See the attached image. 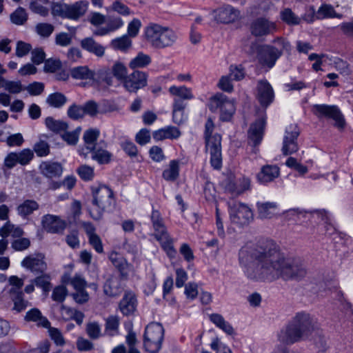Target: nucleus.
Instances as JSON below:
<instances>
[{"label": "nucleus", "mask_w": 353, "mask_h": 353, "mask_svg": "<svg viewBox=\"0 0 353 353\" xmlns=\"http://www.w3.org/2000/svg\"><path fill=\"white\" fill-rule=\"evenodd\" d=\"M239 260L246 277L255 282H272L279 278L300 281L306 275L299 260L285 259L272 241L242 247Z\"/></svg>", "instance_id": "obj_1"}, {"label": "nucleus", "mask_w": 353, "mask_h": 353, "mask_svg": "<svg viewBox=\"0 0 353 353\" xmlns=\"http://www.w3.org/2000/svg\"><path fill=\"white\" fill-rule=\"evenodd\" d=\"M215 125L211 118H208L205 124L203 139L205 152L210 154V165L215 170L222 168L221 135L214 133Z\"/></svg>", "instance_id": "obj_2"}, {"label": "nucleus", "mask_w": 353, "mask_h": 353, "mask_svg": "<svg viewBox=\"0 0 353 353\" xmlns=\"http://www.w3.org/2000/svg\"><path fill=\"white\" fill-rule=\"evenodd\" d=\"M144 34L146 41L157 49L171 46L177 38L172 30L152 23L145 28Z\"/></svg>", "instance_id": "obj_3"}, {"label": "nucleus", "mask_w": 353, "mask_h": 353, "mask_svg": "<svg viewBox=\"0 0 353 353\" xmlns=\"http://www.w3.org/2000/svg\"><path fill=\"white\" fill-rule=\"evenodd\" d=\"M92 208L90 215L94 220H99L103 216L104 210L110 207L113 203V192L106 185H101L92 191Z\"/></svg>", "instance_id": "obj_4"}, {"label": "nucleus", "mask_w": 353, "mask_h": 353, "mask_svg": "<svg viewBox=\"0 0 353 353\" xmlns=\"http://www.w3.org/2000/svg\"><path fill=\"white\" fill-rule=\"evenodd\" d=\"M164 336V329L159 323L148 324L143 334V347L150 353H158L161 348Z\"/></svg>", "instance_id": "obj_5"}, {"label": "nucleus", "mask_w": 353, "mask_h": 353, "mask_svg": "<svg viewBox=\"0 0 353 353\" xmlns=\"http://www.w3.org/2000/svg\"><path fill=\"white\" fill-rule=\"evenodd\" d=\"M208 105L212 112H219L220 119L222 121H230L235 112L233 101L222 93H217L211 97Z\"/></svg>", "instance_id": "obj_6"}, {"label": "nucleus", "mask_w": 353, "mask_h": 353, "mask_svg": "<svg viewBox=\"0 0 353 353\" xmlns=\"http://www.w3.org/2000/svg\"><path fill=\"white\" fill-rule=\"evenodd\" d=\"M231 222L239 227L248 225L253 220V212L245 203L234 201L228 204Z\"/></svg>", "instance_id": "obj_7"}, {"label": "nucleus", "mask_w": 353, "mask_h": 353, "mask_svg": "<svg viewBox=\"0 0 353 353\" xmlns=\"http://www.w3.org/2000/svg\"><path fill=\"white\" fill-rule=\"evenodd\" d=\"M312 112L319 119H332L334 121V126L339 129L345 127V119L336 105L327 104H314L312 107Z\"/></svg>", "instance_id": "obj_8"}, {"label": "nucleus", "mask_w": 353, "mask_h": 353, "mask_svg": "<svg viewBox=\"0 0 353 353\" xmlns=\"http://www.w3.org/2000/svg\"><path fill=\"white\" fill-rule=\"evenodd\" d=\"M291 322L303 338L307 337L313 331L319 329L316 320L305 312H298Z\"/></svg>", "instance_id": "obj_9"}, {"label": "nucleus", "mask_w": 353, "mask_h": 353, "mask_svg": "<svg viewBox=\"0 0 353 353\" xmlns=\"http://www.w3.org/2000/svg\"><path fill=\"white\" fill-rule=\"evenodd\" d=\"M300 130L297 125L290 124L286 127L283 139L282 153L287 156L299 150L298 137Z\"/></svg>", "instance_id": "obj_10"}, {"label": "nucleus", "mask_w": 353, "mask_h": 353, "mask_svg": "<svg viewBox=\"0 0 353 353\" xmlns=\"http://www.w3.org/2000/svg\"><path fill=\"white\" fill-rule=\"evenodd\" d=\"M223 184L225 191L233 196H238L243 194L245 191L250 190L251 187L250 179L244 176L237 179L232 176H228L223 182Z\"/></svg>", "instance_id": "obj_11"}, {"label": "nucleus", "mask_w": 353, "mask_h": 353, "mask_svg": "<svg viewBox=\"0 0 353 353\" xmlns=\"http://www.w3.org/2000/svg\"><path fill=\"white\" fill-rule=\"evenodd\" d=\"M282 51L274 46L264 45L257 46V59L261 65L272 68L277 59L281 56Z\"/></svg>", "instance_id": "obj_12"}, {"label": "nucleus", "mask_w": 353, "mask_h": 353, "mask_svg": "<svg viewBox=\"0 0 353 353\" xmlns=\"http://www.w3.org/2000/svg\"><path fill=\"white\" fill-rule=\"evenodd\" d=\"M41 225L48 233L61 234L67 227V223L59 216L48 214L42 216Z\"/></svg>", "instance_id": "obj_13"}, {"label": "nucleus", "mask_w": 353, "mask_h": 353, "mask_svg": "<svg viewBox=\"0 0 353 353\" xmlns=\"http://www.w3.org/2000/svg\"><path fill=\"white\" fill-rule=\"evenodd\" d=\"M276 30V23L265 17L256 19L252 22L250 26L251 33L256 37L272 34Z\"/></svg>", "instance_id": "obj_14"}, {"label": "nucleus", "mask_w": 353, "mask_h": 353, "mask_svg": "<svg viewBox=\"0 0 353 353\" xmlns=\"http://www.w3.org/2000/svg\"><path fill=\"white\" fill-rule=\"evenodd\" d=\"M21 265L34 275L46 272L48 268L45 256L41 253L27 256L21 261Z\"/></svg>", "instance_id": "obj_15"}, {"label": "nucleus", "mask_w": 353, "mask_h": 353, "mask_svg": "<svg viewBox=\"0 0 353 353\" xmlns=\"http://www.w3.org/2000/svg\"><path fill=\"white\" fill-rule=\"evenodd\" d=\"M148 75L145 72L134 70L128 75L123 83L125 89L130 92H137L147 85Z\"/></svg>", "instance_id": "obj_16"}, {"label": "nucleus", "mask_w": 353, "mask_h": 353, "mask_svg": "<svg viewBox=\"0 0 353 353\" xmlns=\"http://www.w3.org/2000/svg\"><path fill=\"white\" fill-rule=\"evenodd\" d=\"M256 99L261 106L267 108L274 101V92L266 79L259 80L256 85Z\"/></svg>", "instance_id": "obj_17"}, {"label": "nucleus", "mask_w": 353, "mask_h": 353, "mask_svg": "<svg viewBox=\"0 0 353 353\" xmlns=\"http://www.w3.org/2000/svg\"><path fill=\"white\" fill-rule=\"evenodd\" d=\"M266 123L265 115L259 117L252 124L248 130V139L253 146L259 145L263 139L264 129Z\"/></svg>", "instance_id": "obj_18"}, {"label": "nucleus", "mask_w": 353, "mask_h": 353, "mask_svg": "<svg viewBox=\"0 0 353 353\" xmlns=\"http://www.w3.org/2000/svg\"><path fill=\"white\" fill-rule=\"evenodd\" d=\"M302 339L303 337L291 321L278 333V340L284 345L293 344Z\"/></svg>", "instance_id": "obj_19"}, {"label": "nucleus", "mask_w": 353, "mask_h": 353, "mask_svg": "<svg viewBox=\"0 0 353 353\" xmlns=\"http://www.w3.org/2000/svg\"><path fill=\"white\" fill-rule=\"evenodd\" d=\"M214 19L221 23H230L239 17L240 12L232 6L226 5L214 11Z\"/></svg>", "instance_id": "obj_20"}, {"label": "nucleus", "mask_w": 353, "mask_h": 353, "mask_svg": "<svg viewBox=\"0 0 353 353\" xmlns=\"http://www.w3.org/2000/svg\"><path fill=\"white\" fill-rule=\"evenodd\" d=\"M100 135L99 130L97 128H90L85 130L83 135L84 146L81 149V154L85 158L87 157L90 150H94L95 147L99 145L97 142Z\"/></svg>", "instance_id": "obj_21"}, {"label": "nucleus", "mask_w": 353, "mask_h": 353, "mask_svg": "<svg viewBox=\"0 0 353 353\" xmlns=\"http://www.w3.org/2000/svg\"><path fill=\"white\" fill-rule=\"evenodd\" d=\"M181 136V132L179 128L173 125H168L152 132V137L156 141L178 139Z\"/></svg>", "instance_id": "obj_22"}, {"label": "nucleus", "mask_w": 353, "mask_h": 353, "mask_svg": "<svg viewBox=\"0 0 353 353\" xmlns=\"http://www.w3.org/2000/svg\"><path fill=\"white\" fill-rule=\"evenodd\" d=\"M39 169L41 173L46 178H59L63 173V167L61 163L53 161H43Z\"/></svg>", "instance_id": "obj_23"}, {"label": "nucleus", "mask_w": 353, "mask_h": 353, "mask_svg": "<svg viewBox=\"0 0 353 353\" xmlns=\"http://www.w3.org/2000/svg\"><path fill=\"white\" fill-rule=\"evenodd\" d=\"M137 306L136 296L131 292H126L119 302V309L124 316L132 314Z\"/></svg>", "instance_id": "obj_24"}, {"label": "nucleus", "mask_w": 353, "mask_h": 353, "mask_svg": "<svg viewBox=\"0 0 353 353\" xmlns=\"http://www.w3.org/2000/svg\"><path fill=\"white\" fill-rule=\"evenodd\" d=\"M106 147L107 144L104 141H99V145L95 147L94 150L89 151V154H91V158L99 164L108 163L112 154L105 149Z\"/></svg>", "instance_id": "obj_25"}, {"label": "nucleus", "mask_w": 353, "mask_h": 353, "mask_svg": "<svg viewBox=\"0 0 353 353\" xmlns=\"http://www.w3.org/2000/svg\"><path fill=\"white\" fill-rule=\"evenodd\" d=\"M81 48L97 57H101L105 54V48L97 43L92 37H85L80 42Z\"/></svg>", "instance_id": "obj_26"}, {"label": "nucleus", "mask_w": 353, "mask_h": 353, "mask_svg": "<svg viewBox=\"0 0 353 353\" xmlns=\"http://www.w3.org/2000/svg\"><path fill=\"white\" fill-rule=\"evenodd\" d=\"M279 176V168L276 165H264L257 174L258 181L263 184L271 182Z\"/></svg>", "instance_id": "obj_27"}, {"label": "nucleus", "mask_w": 353, "mask_h": 353, "mask_svg": "<svg viewBox=\"0 0 353 353\" xmlns=\"http://www.w3.org/2000/svg\"><path fill=\"white\" fill-rule=\"evenodd\" d=\"M150 219L154 229L152 236L154 238L160 237L161 235H165L166 233H168L161 213L158 210H152Z\"/></svg>", "instance_id": "obj_28"}, {"label": "nucleus", "mask_w": 353, "mask_h": 353, "mask_svg": "<svg viewBox=\"0 0 353 353\" xmlns=\"http://www.w3.org/2000/svg\"><path fill=\"white\" fill-rule=\"evenodd\" d=\"M88 6L87 1H79L68 5L66 18L77 20L84 15Z\"/></svg>", "instance_id": "obj_29"}, {"label": "nucleus", "mask_w": 353, "mask_h": 353, "mask_svg": "<svg viewBox=\"0 0 353 353\" xmlns=\"http://www.w3.org/2000/svg\"><path fill=\"white\" fill-rule=\"evenodd\" d=\"M39 208V203L33 199H26L17 207V214L23 219H28L29 216L33 214Z\"/></svg>", "instance_id": "obj_30"}, {"label": "nucleus", "mask_w": 353, "mask_h": 353, "mask_svg": "<svg viewBox=\"0 0 353 353\" xmlns=\"http://www.w3.org/2000/svg\"><path fill=\"white\" fill-rule=\"evenodd\" d=\"M70 74L76 80H94L95 72L87 65L77 66L70 68Z\"/></svg>", "instance_id": "obj_31"}, {"label": "nucleus", "mask_w": 353, "mask_h": 353, "mask_svg": "<svg viewBox=\"0 0 353 353\" xmlns=\"http://www.w3.org/2000/svg\"><path fill=\"white\" fill-rule=\"evenodd\" d=\"M186 103L180 99H174L172 110V121L177 124L181 125L186 120V117L184 113Z\"/></svg>", "instance_id": "obj_32"}, {"label": "nucleus", "mask_w": 353, "mask_h": 353, "mask_svg": "<svg viewBox=\"0 0 353 353\" xmlns=\"http://www.w3.org/2000/svg\"><path fill=\"white\" fill-rule=\"evenodd\" d=\"M35 276H36L32 279L33 283L35 284L36 287L41 289L43 294H48L52 288L50 274L47 272H43Z\"/></svg>", "instance_id": "obj_33"}, {"label": "nucleus", "mask_w": 353, "mask_h": 353, "mask_svg": "<svg viewBox=\"0 0 353 353\" xmlns=\"http://www.w3.org/2000/svg\"><path fill=\"white\" fill-rule=\"evenodd\" d=\"M155 239L161 244L162 249L165 252L170 259H174L177 252L174 248V240L170 236L168 233L165 235H161L160 237H156Z\"/></svg>", "instance_id": "obj_34"}, {"label": "nucleus", "mask_w": 353, "mask_h": 353, "mask_svg": "<svg viewBox=\"0 0 353 353\" xmlns=\"http://www.w3.org/2000/svg\"><path fill=\"white\" fill-rule=\"evenodd\" d=\"M120 319L118 316L110 315L105 319V330L103 335L110 337L119 334Z\"/></svg>", "instance_id": "obj_35"}, {"label": "nucleus", "mask_w": 353, "mask_h": 353, "mask_svg": "<svg viewBox=\"0 0 353 353\" xmlns=\"http://www.w3.org/2000/svg\"><path fill=\"white\" fill-rule=\"evenodd\" d=\"M25 320L26 321L36 322L37 325L43 327H48L50 325L48 319L42 316L41 311L37 308H32L28 311L25 316Z\"/></svg>", "instance_id": "obj_36"}, {"label": "nucleus", "mask_w": 353, "mask_h": 353, "mask_svg": "<svg viewBox=\"0 0 353 353\" xmlns=\"http://www.w3.org/2000/svg\"><path fill=\"white\" fill-rule=\"evenodd\" d=\"M289 214H294L297 216L298 219H301L302 218H309V217H314L317 216L318 218H321L322 221L326 222L327 219V212L325 210H314L311 212L304 211L300 210L299 208L291 209L288 211Z\"/></svg>", "instance_id": "obj_37"}, {"label": "nucleus", "mask_w": 353, "mask_h": 353, "mask_svg": "<svg viewBox=\"0 0 353 353\" xmlns=\"http://www.w3.org/2000/svg\"><path fill=\"white\" fill-rule=\"evenodd\" d=\"M179 160L170 161L168 167L163 170L162 177L167 181H176L179 176Z\"/></svg>", "instance_id": "obj_38"}, {"label": "nucleus", "mask_w": 353, "mask_h": 353, "mask_svg": "<svg viewBox=\"0 0 353 353\" xmlns=\"http://www.w3.org/2000/svg\"><path fill=\"white\" fill-rule=\"evenodd\" d=\"M209 318L211 322L228 335H232L234 334V330L232 326L229 322L224 319L222 315L214 313L210 314Z\"/></svg>", "instance_id": "obj_39"}, {"label": "nucleus", "mask_w": 353, "mask_h": 353, "mask_svg": "<svg viewBox=\"0 0 353 353\" xmlns=\"http://www.w3.org/2000/svg\"><path fill=\"white\" fill-rule=\"evenodd\" d=\"M46 128L57 134L63 133L68 129L69 126L67 122L61 120H56L52 117H48L45 119Z\"/></svg>", "instance_id": "obj_40"}, {"label": "nucleus", "mask_w": 353, "mask_h": 353, "mask_svg": "<svg viewBox=\"0 0 353 353\" xmlns=\"http://www.w3.org/2000/svg\"><path fill=\"white\" fill-rule=\"evenodd\" d=\"M259 216L261 219H270L274 214L277 205L274 202H265L256 203Z\"/></svg>", "instance_id": "obj_41"}, {"label": "nucleus", "mask_w": 353, "mask_h": 353, "mask_svg": "<svg viewBox=\"0 0 353 353\" xmlns=\"http://www.w3.org/2000/svg\"><path fill=\"white\" fill-rule=\"evenodd\" d=\"M343 14L337 13L334 7L330 4L323 3L317 10V19L322 20L327 18L341 19Z\"/></svg>", "instance_id": "obj_42"}, {"label": "nucleus", "mask_w": 353, "mask_h": 353, "mask_svg": "<svg viewBox=\"0 0 353 353\" xmlns=\"http://www.w3.org/2000/svg\"><path fill=\"white\" fill-rule=\"evenodd\" d=\"M68 101L66 96L59 92H55L48 96L46 99V103L52 108L60 109L65 105Z\"/></svg>", "instance_id": "obj_43"}, {"label": "nucleus", "mask_w": 353, "mask_h": 353, "mask_svg": "<svg viewBox=\"0 0 353 353\" xmlns=\"http://www.w3.org/2000/svg\"><path fill=\"white\" fill-rule=\"evenodd\" d=\"M23 230L19 226H15L8 221L1 229L0 235L2 237H7L9 235L14 238H20L23 235Z\"/></svg>", "instance_id": "obj_44"}, {"label": "nucleus", "mask_w": 353, "mask_h": 353, "mask_svg": "<svg viewBox=\"0 0 353 353\" xmlns=\"http://www.w3.org/2000/svg\"><path fill=\"white\" fill-rule=\"evenodd\" d=\"M103 291L109 296L118 295L121 292L119 279L116 277L107 279L103 286Z\"/></svg>", "instance_id": "obj_45"}, {"label": "nucleus", "mask_w": 353, "mask_h": 353, "mask_svg": "<svg viewBox=\"0 0 353 353\" xmlns=\"http://www.w3.org/2000/svg\"><path fill=\"white\" fill-rule=\"evenodd\" d=\"M10 294L14 303V310L19 312L24 310L28 305V301L24 300L23 293L21 291L14 290L13 288H11Z\"/></svg>", "instance_id": "obj_46"}, {"label": "nucleus", "mask_w": 353, "mask_h": 353, "mask_svg": "<svg viewBox=\"0 0 353 353\" xmlns=\"http://www.w3.org/2000/svg\"><path fill=\"white\" fill-rule=\"evenodd\" d=\"M151 61L152 60L149 55L143 52H139L137 57L130 61L129 67L131 69L145 68L148 66L151 63Z\"/></svg>", "instance_id": "obj_47"}, {"label": "nucleus", "mask_w": 353, "mask_h": 353, "mask_svg": "<svg viewBox=\"0 0 353 353\" xmlns=\"http://www.w3.org/2000/svg\"><path fill=\"white\" fill-rule=\"evenodd\" d=\"M110 46L114 50L125 51L132 46V41L128 35L125 34L112 39Z\"/></svg>", "instance_id": "obj_48"}, {"label": "nucleus", "mask_w": 353, "mask_h": 353, "mask_svg": "<svg viewBox=\"0 0 353 353\" xmlns=\"http://www.w3.org/2000/svg\"><path fill=\"white\" fill-rule=\"evenodd\" d=\"M169 92L171 94L179 97L181 100H190L194 98L191 89L185 86L173 85L169 88Z\"/></svg>", "instance_id": "obj_49"}, {"label": "nucleus", "mask_w": 353, "mask_h": 353, "mask_svg": "<svg viewBox=\"0 0 353 353\" xmlns=\"http://www.w3.org/2000/svg\"><path fill=\"white\" fill-rule=\"evenodd\" d=\"M95 81L99 83H104L107 85H112L113 83V75L110 68H103L95 73Z\"/></svg>", "instance_id": "obj_50"}, {"label": "nucleus", "mask_w": 353, "mask_h": 353, "mask_svg": "<svg viewBox=\"0 0 353 353\" xmlns=\"http://www.w3.org/2000/svg\"><path fill=\"white\" fill-rule=\"evenodd\" d=\"M10 18L12 23L21 26L27 21L28 14L24 8L19 7L11 13Z\"/></svg>", "instance_id": "obj_51"}, {"label": "nucleus", "mask_w": 353, "mask_h": 353, "mask_svg": "<svg viewBox=\"0 0 353 353\" xmlns=\"http://www.w3.org/2000/svg\"><path fill=\"white\" fill-rule=\"evenodd\" d=\"M281 19L290 26H296L301 23V18L296 15L290 8H285L281 12Z\"/></svg>", "instance_id": "obj_52"}, {"label": "nucleus", "mask_w": 353, "mask_h": 353, "mask_svg": "<svg viewBox=\"0 0 353 353\" xmlns=\"http://www.w3.org/2000/svg\"><path fill=\"white\" fill-rule=\"evenodd\" d=\"M112 73L113 77H114L117 80L123 83L125 78L128 77L127 75V68L125 65L121 62H115L110 69Z\"/></svg>", "instance_id": "obj_53"}, {"label": "nucleus", "mask_w": 353, "mask_h": 353, "mask_svg": "<svg viewBox=\"0 0 353 353\" xmlns=\"http://www.w3.org/2000/svg\"><path fill=\"white\" fill-rule=\"evenodd\" d=\"M81 131V128L78 127L74 130L68 132L67 130L63 131V132L61 134L62 139L65 141L68 145H75L78 141L80 132Z\"/></svg>", "instance_id": "obj_54"}, {"label": "nucleus", "mask_w": 353, "mask_h": 353, "mask_svg": "<svg viewBox=\"0 0 353 353\" xmlns=\"http://www.w3.org/2000/svg\"><path fill=\"white\" fill-rule=\"evenodd\" d=\"M18 163L21 165H26L30 163L34 158V152L29 148H26L19 152H16Z\"/></svg>", "instance_id": "obj_55"}, {"label": "nucleus", "mask_w": 353, "mask_h": 353, "mask_svg": "<svg viewBox=\"0 0 353 353\" xmlns=\"http://www.w3.org/2000/svg\"><path fill=\"white\" fill-rule=\"evenodd\" d=\"M62 63L59 59L50 58L44 61L43 70L46 73H54L61 70Z\"/></svg>", "instance_id": "obj_56"}, {"label": "nucleus", "mask_w": 353, "mask_h": 353, "mask_svg": "<svg viewBox=\"0 0 353 353\" xmlns=\"http://www.w3.org/2000/svg\"><path fill=\"white\" fill-rule=\"evenodd\" d=\"M86 333L93 340L99 339L103 336L101 325L98 322L94 321L87 324Z\"/></svg>", "instance_id": "obj_57"}, {"label": "nucleus", "mask_w": 353, "mask_h": 353, "mask_svg": "<svg viewBox=\"0 0 353 353\" xmlns=\"http://www.w3.org/2000/svg\"><path fill=\"white\" fill-rule=\"evenodd\" d=\"M32 151L36 153L37 157H46L50 152V145L46 141L39 140L38 142L34 143Z\"/></svg>", "instance_id": "obj_58"}, {"label": "nucleus", "mask_w": 353, "mask_h": 353, "mask_svg": "<svg viewBox=\"0 0 353 353\" xmlns=\"http://www.w3.org/2000/svg\"><path fill=\"white\" fill-rule=\"evenodd\" d=\"M67 114L70 119L74 121L82 119L85 115L83 105L73 103L68 108Z\"/></svg>", "instance_id": "obj_59"}, {"label": "nucleus", "mask_w": 353, "mask_h": 353, "mask_svg": "<svg viewBox=\"0 0 353 353\" xmlns=\"http://www.w3.org/2000/svg\"><path fill=\"white\" fill-rule=\"evenodd\" d=\"M54 30V26L48 23H39L35 27L37 33L43 38L49 37Z\"/></svg>", "instance_id": "obj_60"}, {"label": "nucleus", "mask_w": 353, "mask_h": 353, "mask_svg": "<svg viewBox=\"0 0 353 353\" xmlns=\"http://www.w3.org/2000/svg\"><path fill=\"white\" fill-rule=\"evenodd\" d=\"M77 172L80 178L85 181H92L94 176L93 168L86 165L79 166Z\"/></svg>", "instance_id": "obj_61"}, {"label": "nucleus", "mask_w": 353, "mask_h": 353, "mask_svg": "<svg viewBox=\"0 0 353 353\" xmlns=\"http://www.w3.org/2000/svg\"><path fill=\"white\" fill-rule=\"evenodd\" d=\"M245 75V69L241 65L230 66V77L235 81L242 80Z\"/></svg>", "instance_id": "obj_62"}, {"label": "nucleus", "mask_w": 353, "mask_h": 353, "mask_svg": "<svg viewBox=\"0 0 353 353\" xmlns=\"http://www.w3.org/2000/svg\"><path fill=\"white\" fill-rule=\"evenodd\" d=\"M68 294V290L63 285H59L54 288L52 299L57 302L62 303Z\"/></svg>", "instance_id": "obj_63"}, {"label": "nucleus", "mask_w": 353, "mask_h": 353, "mask_svg": "<svg viewBox=\"0 0 353 353\" xmlns=\"http://www.w3.org/2000/svg\"><path fill=\"white\" fill-rule=\"evenodd\" d=\"M45 85L42 82L34 81L30 83L26 90L31 96H38L43 93L44 91Z\"/></svg>", "instance_id": "obj_64"}]
</instances>
